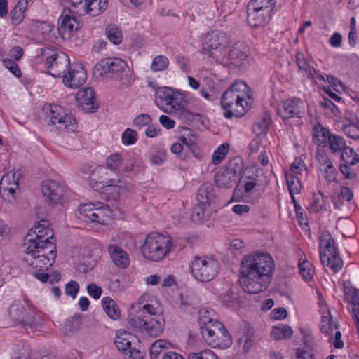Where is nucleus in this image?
I'll list each match as a JSON object with an SVG mask.
<instances>
[{
	"label": "nucleus",
	"mask_w": 359,
	"mask_h": 359,
	"mask_svg": "<svg viewBox=\"0 0 359 359\" xmlns=\"http://www.w3.org/2000/svg\"><path fill=\"white\" fill-rule=\"evenodd\" d=\"M230 43V39L226 34L219 31L208 32L204 39L201 53L219 60Z\"/></svg>",
	"instance_id": "obj_11"
},
{
	"label": "nucleus",
	"mask_w": 359,
	"mask_h": 359,
	"mask_svg": "<svg viewBox=\"0 0 359 359\" xmlns=\"http://www.w3.org/2000/svg\"><path fill=\"white\" fill-rule=\"evenodd\" d=\"M4 66L9 69V71L13 73L16 77L19 78L22 76L21 71L19 68V66L16 64L15 62L11 59H5L4 60Z\"/></svg>",
	"instance_id": "obj_61"
},
{
	"label": "nucleus",
	"mask_w": 359,
	"mask_h": 359,
	"mask_svg": "<svg viewBox=\"0 0 359 359\" xmlns=\"http://www.w3.org/2000/svg\"><path fill=\"white\" fill-rule=\"evenodd\" d=\"M339 152L341 153V160L347 164L355 165L359 161L358 154L351 147L346 146L344 137L339 136H338Z\"/></svg>",
	"instance_id": "obj_32"
},
{
	"label": "nucleus",
	"mask_w": 359,
	"mask_h": 359,
	"mask_svg": "<svg viewBox=\"0 0 359 359\" xmlns=\"http://www.w3.org/2000/svg\"><path fill=\"white\" fill-rule=\"evenodd\" d=\"M155 103L167 114H175L180 116L186 112L184 98L171 88H159L155 94Z\"/></svg>",
	"instance_id": "obj_6"
},
{
	"label": "nucleus",
	"mask_w": 359,
	"mask_h": 359,
	"mask_svg": "<svg viewBox=\"0 0 359 359\" xmlns=\"http://www.w3.org/2000/svg\"><path fill=\"white\" fill-rule=\"evenodd\" d=\"M285 177L290 191V194H297L299 193L302 185L297 175L292 174H285Z\"/></svg>",
	"instance_id": "obj_44"
},
{
	"label": "nucleus",
	"mask_w": 359,
	"mask_h": 359,
	"mask_svg": "<svg viewBox=\"0 0 359 359\" xmlns=\"http://www.w3.org/2000/svg\"><path fill=\"white\" fill-rule=\"evenodd\" d=\"M108 252L113 263L119 268L125 269L130 264L127 252L117 245H109Z\"/></svg>",
	"instance_id": "obj_29"
},
{
	"label": "nucleus",
	"mask_w": 359,
	"mask_h": 359,
	"mask_svg": "<svg viewBox=\"0 0 359 359\" xmlns=\"http://www.w3.org/2000/svg\"><path fill=\"white\" fill-rule=\"evenodd\" d=\"M25 11L21 9L17 5L10 12L11 19L13 23L18 24L25 18Z\"/></svg>",
	"instance_id": "obj_59"
},
{
	"label": "nucleus",
	"mask_w": 359,
	"mask_h": 359,
	"mask_svg": "<svg viewBox=\"0 0 359 359\" xmlns=\"http://www.w3.org/2000/svg\"><path fill=\"white\" fill-rule=\"evenodd\" d=\"M338 200L346 201L345 210H353L355 207V203L353 201V192L347 187L342 186L341 187L340 194H338Z\"/></svg>",
	"instance_id": "obj_42"
},
{
	"label": "nucleus",
	"mask_w": 359,
	"mask_h": 359,
	"mask_svg": "<svg viewBox=\"0 0 359 359\" xmlns=\"http://www.w3.org/2000/svg\"><path fill=\"white\" fill-rule=\"evenodd\" d=\"M305 170L306 166L304 161L300 158H295L294 161L291 165L290 171L286 172V174L297 175L301 174L302 171Z\"/></svg>",
	"instance_id": "obj_57"
},
{
	"label": "nucleus",
	"mask_w": 359,
	"mask_h": 359,
	"mask_svg": "<svg viewBox=\"0 0 359 359\" xmlns=\"http://www.w3.org/2000/svg\"><path fill=\"white\" fill-rule=\"evenodd\" d=\"M247 12L248 23L253 27H264L270 22L272 16L271 13L249 4L247 7Z\"/></svg>",
	"instance_id": "obj_25"
},
{
	"label": "nucleus",
	"mask_w": 359,
	"mask_h": 359,
	"mask_svg": "<svg viewBox=\"0 0 359 359\" xmlns=\"http://www.w3.org/2000/svg\"><path fill=\"white\" fill-rule=\"evenodd\" d=\"M105 34L109 41H111L113 44L118 45L122 42V32L116 25H108L105 28Z\"/></svg>",
	"instance_id": "obj_40"
},
{
	"label": "nucleus",
	"mask_w": 359,
	"mask_h": 359,
	"mask_svg": "<svg viewBox=\"0 0 359 359\" xmlns=\"http://www.w3.org/2000/svg\"><path fill=\"white\" fill-rule=\"evenodd\" d=\"M46 121L50 127L59 132H74L76 122L74 115L67 109L57 104H50L46 112Z\"/></svg>",
	"instance_id": "obj_7"
},
{
	"label": "nucleus",
	"mask_w": 359,
	"mask_h": 359,
	"mask_svg": "<svg viewBox=\"0 0 359 359\" xmlns=\"http://www.w3.org/2000/svg\"><path fill=\"white\" fill-rule=\"evenodd\" d=\"M175 248V245L170 236L152 232L147 236L141 252L146 259L160 262Z\"/></svg>",
	"instance_id": "obj_4"
},
{
	"label": "nucleus",
	"mask_w": 359,
	"mask_h": 359,
	"mask_svg": "<svg viewBox=\"0 0 359 359\" xmlns=\"http://www.w3.org/2000/svg\"><path fill=\"white\" fill-rule=\"evenodd\" d=\"M242 168V161L234 158L229 161L226 167L215 174V183L219 188H229L235 181L236 175Z\"/></svg>",
	"instance_id": "obj_16"
},
{
	"label": "nucleus",
	"mask_w": 359,
	"mask_h": 359,
	"mask_svg": "<svg viewBox=\"0 0 359 359\" xmlns=\"http://www.w3.org/2000/svg\"><path fill=\"white\" fill-rule=\"evenodd\" d=\"M107 7L108 0H88L79 13L97 16L102 13Z\"/></svg>",
	"instance_id": "obj_31"
},
{
	"label": "nucleus",
	"mask_w": 359,
	"mask_h": 359,
	"mask_svg": "<svg viewBox=\"0 0 359 359\" xmlns=\"http://www.w3.org/2000/svg\"><path fill=\"white\" fill-rule=\"evenodd\" d=\"M250 99L249 86L245 82L238 81L222 93L220 103L225 109L236 107L238 116H242L246 112Z\"/></svg>",
	"instance_id": "obj_5"
},
{
	"label": "nucleus",
	"mask_w": 359,
	"mask_h": 359,
	"mask_svg": "<svg viewBox=\"0 0 359 359\" xmlns=\"http://www.w3.org/2000/svg\"><path fill=\"white\" fill-rule=\"evenodd\" d=\"M248 52L249 49L244 43L237 42L226 48V52L223 54L219 61L224 65L239 67L247 62Z\"/></svg>",
	"instance_id": "obj_17"
},
{
	"label": "nucleus",
	"mask_w": 359,
	"mask_h": 359,
	"mask_svg": "<svg viewBox=\"0 0 359 359\" xmlns=\"http://www.w3.org/2000/svg\"><path fill=\"white\" fill-rule=\"evenodd\" d=\"M86 72L83 67H79L77 69H71L69 67L63 75V83L71 88H78L86 82Z\"/></svg>",
	"instance_id": "obj_27"
},
{
	"label": "nucleus",
	"mask_w": 359,
	"mask_h": 359,
	"mask_svg": "<svg viewBox=\"0 0 359 359\" xmlns=\"http://www.w3.org/2000/svg\"><path fill=\"white\" fill-rule=\"evenodd\" d=\"M147 316H134L130 318L128 320V325L133 328H143L144 327L146 320Z\"/></svg>",
	"instance_id": "obj_55"
},
{
	"label": "nucleus",
	"mask_w": 359,
	"mask_h": 359,
	"mask_svg": "<svg viewBox=\"0 0 359 359\" xmlns=\"http://www.w3.org/2000/svg\"><path fill=\"white\" fill-rule=\"evenodd\" d=\"M320 171L323 172V177L327 182V186L330 189L333 190L335 189L336 180H337V171L332 163L327 164L326 167L319 168Z\"/></svg>",
	"instance_id": "obj_41"
},
{
	"label": "nucleus",
	"mask_w": 359,
	"mask_h": 359,
	"mask_svg": "<svg viewBox=\"0 0 359 359\" xmlns=\"http://www.w3.org/2000/svg\"><path fill=\"white\" fill-rule=\"evenodd\" d=\"M71 11L64 10L62 15L59 18V32L62 34L66 32L72 33L74 31L78 30L80 27V22L77 20L76 18L69 15Z\"/></svg>",
	"instance_id": "obj_28"
},
{
	"label": "nucleus",
	"mask_w": 359,
	"mask_h": 359,
	"mask_svg": "<svg viewBox=\"0 0 359 359\" xmlns=\"http://www.w3.org/2000/svg\"><path fill=\"white\" fill-rule=\"evenodd\" d=\"M296 62L300 70L304 72L305 75H311L313 68L311 67L306 60H305L304 55L301 53H298L296 55Z\"/></svg>",
	"instance_id": "obj_50"
},
{
	"label": "nucleus",
	"mask_w": 359,
	"mask_h": 359,
	"mask_svg": "<svg viewBox=\"0 0 359 359\" xmlns=\"http://www.w3.org/2000/svg\"><path fill=\"white\" fill-rule=\"evenodd\" d=\"M79 290V285L76 281L70 280L65 285V294L67 296L76 298Z\"/></svg>",
	"instance_id": "obj_60"
},
{
	"label": "nucleus",
	"mask_w": 359,
	"mask_h": 359,
	"mask_svg": "<svg viewBox=\"0 0 359 359\" xmlns=\"http://www.w3.org/2000/svg\"><path fill=\"white\" fill-rule=\"evenodd\" d=\"M41 55L45 58L48 73L53 77H63L70 67L69 58L64 53H57L50 48H41Z\"/></svg>",
	"instance_id": "obj_12"
},
{
	"label": "nucleus",
	"mask_w": 359,
	"mask_h": 359,
	"mask_svg": "<svg viewBox=\"0 0 359 359\" xmlns=\"http://www.w3.org/2000/svg\"><path fill=\"white\" fill-rule=\"evenodd\" d=\"M46 121L50 127L59 132H74L76 122L74 115L67 109L57 104H50L46 112Z\"/></svg>",
	"instance_id": "obj_8"
},
{
	"label": "nucleus",
	"mask_w": 359,
	"mask_h": 359,
	"mask_svg": "<svg viewBox=\"0 0 359 359\" xmlns=\"http://www.w3.org/2000/svg\"><path fill=\"white\" fill-rule=\"evenodd\" d=\"M350 164L346 163L339 165V170L341 174L344 175V179L349 180L351 181H355L357 175L353 170L351 168Z\"/></svg>",
	"instance_id": "obj_56"
},
{
	"label": "nucleus",
	"mask_w": 359,
	"mask_h": 359,
	"mask_svg": "<svg viewBox=\"0 0 359 359\" xmlns=\"http://www.w3.org/2000/svg\"><path fill=\"white\" fill-rule=\"evenodd\" d=\"M127 68L126 62L117 57H109L101 60L95 67V73L99 76L108 74L120 75Z\"/></svg>",
	"instance_id": "obj_19"
},
{
	"label": "nucleus",
	"mask_w": 359,
	"mask_h": 359,
	"mask_svg": "<svg viewBox=\"0 0 359 359\" xmlns=\"http://www.w3.org/2000/svg\"><path fill=\"white\" fill-rule=\"evenodd\" d=\"M276 4V0H250L248 4L272 14Z\"/></svg>",
	"instance_id": "obj_45"
},
{
	"label": "nucleus",
	"mask_w": 359,
	"mask_h": 359,
	"mask_svg": "<svg viewBox=\"0 0 359 359\" xmlns=\"http://www.w3.org/2000/svg\"><path fill=\"white\" fill-rule=\"evenodd\" d=\"M151 117L147 114H141L137 116L133 120V126L142 129L144 126H147L151 123Z\"/></svg>",
	"instance_id": "obj_52"
},
{
	"label": "nucleus",
	"mask_w": 359,
	"mask_h": 359,
	"mask_svg": "<svg viewBox=\"0 0 359 359\" xmlns=\"http://www.w3.org/2000/svg\"><path fill=\"white\" fill-rule=\"evenodd\" d=\"M76 100L80 109L86 113H93L98 109L99 105L91 88L79 90L76 95Z\"/></svg>",
	"instance_id": "obj_23"
},
{
	"label": "nucleus",
	"mask_w": 359,
	"mask_h": 359,
	"mask_svg": "<svg viewBox=\"0 0 359 359\" xmlns=\"http://www.w3.org/2000/svg\"><path fill=\"white\" fill-rule=\"evenodd\" d=\"M340 123L341 130L346 137L359 140V119L355 114L346 111Z\"/></svg>",
	"instance_id": "obj_24"
},
{
	"label": "nucleus",
	"mask_w": 359,
	"mask_h": 359,
	"mask_svg": "<svg viewBox=\"0 0 359 359\" xmlns=\"http://www.w3.org/2000/svg\"><path fill=\"white\" fill-rule=\"evenodd\" d=\"M338 226L344 238H353L355 234V226L349 217L338 218Z\"/></svg>",
	"instance_id": "obj_37"
},
{
	"label": "nucleus",
	"mask_w": 359,
	"mask_h": 359,
	"mask_svg": "<svg viewBox=\"0 0 359 359\" xmlns=\"http://www.w3.org/2000/svg\"><path fill=\"white\" fill-rule=\"evenodd\" d=\"M320 259L324 267L328 268L333 274L337 273V248L334 240L328 231L320 234Z\"/></svg>",
	"instance_id": "obj_13"
},
{
	"label": "nucleus",
	"mask_w": 359,
	"mask_h": 359,
	"mask_svg": "<svg viewBox=\"0 0 359 359\" xmlns=\"http://www.w3.org/2000/svg\"><path fill=\"white\" fill-rule=\"evenodd\" d=\"M171 152L177 156L181 160H185L187 156L184 152V148L181 143H174L170 147Z\"/></svg>",
	"instance_id": "obj_64"
},
{
	"label": "nucleus",
	"mask_w": 359,
	"mask_h": 359,
	"mask_svg": "<svg viewBox=\"0 0 359 359\" xmlns=\"http://www.w3.org/2000/svg\"><path fill=\"white\" fill-rule=\"evenodd\" d=\"M122 142L126 145L135 144L137 140V133L131 128H127L121 135Z\"/></svg>",
	"instance_id": "obj_51"
},
{
	"label": "nucleus",
	"mask_w": 359,
	"mask_h": 359,
	"mask_svg": "<svg viewBox=\"0 0 359 359\" xmlns=\"http://www.w3.org/2000/svg\"><path fill=\"white\" fill-rule=\"evenodd\" d=\"M205 205L199 203L194 208L191 217L194 220L199 222L201 220L205 219Z\"/></svg>",
	"instance_id": "obj_62"
},
{
	"label": "nucleus",
	"mask_w": 359,
	"mask_h": 359,
	"mask_svg": "<svg viewBox=\"0 0 359 359\" xmlns=\"http://www.w3.org/2000/svg\"><path fill=\"white\" fill-rule=\"evenodd\" d=\"M333 327L337 329V324L334 325L332 318L328 311L327 315H323L321 316L320 330L322 333L329 337L330 340H332V345L334 348H337V332L334 337Z\"/></svg>",
	"instance_id": "obj_34"
},
{
	"label": "nucleus",
	"mask_w": 359,
	"mask_h": 359,
	"mask_svg": "<svg viewBox=\"0 0 359 359\" xmlns=\"http://www.w3.org/2000/svg\"><path fill=\"white\" fill-rule=\"evenodd\" d=\"M169 60L163 55L156 56L151 64V70L154 72L163 71L168 67Z\"/></svg>",
	"instance_id": "obj_49"
},
{
	"label": "nucleus",
	"mask_w": 359,
	"mask_h": 359,
	"mask_svg": "<svg viewBox=\"0 0 359 359\" xmlns=\"http://www.w3.org/2000/svg\"><path fill=\"white\" fill-rule=\"evenodd\" d=\"M299 272L306 281H310L314 275V269L312 264L305 260L299 264Z\"/></svg>",
	"instance_id": "obj_46"
},
{
	"label": "nucleus",
	"mask_w": 359,
	"mask_h": 359,
	"mask_svg": "<svg viewBox=\"0 0 359 359\" xmlns=\"http://www.w3.org/2000/svg\"><path fill=\"white\" fill-rule=\"evenodd\" d=\"M105 173L104 170L102 168H97L91 172L90 175V180L91 184L97 189L104 188L107 187H114L118 189V194L123 193L126 189L122 185V182L120 180L115 179H105L102 176Z\"/></svg>",
	"instance_id": "obj_22"
},
{
	"label": "nucleus",
	"mask_w": 359,
	"mask_h": 359,
	"mask_svg": "<svg viewBox=\"0 0 359 359\" xmlns=\"http://www.w3.org/2000/svg\"><path fill=\"white\" fill-rule=\"evenodd\" d=\"M274 263L266 253L245 255L240 266V284L249 294H257L265 290L271 280Z\"/></svg>",
	"instance_id": "obj_2"
},
{
	"label": "nucleus",
	"mask_w": 359,
	"mask_h": 359,
	"mask_svg": "<svg viewBox=\"0 0 359 359\" xmlns=\"http://www.w3.org/2000/svg\"><path fill=\"white\" fill-rule=\"evenodd\" d=\"M219 270V262L212 257L196 256L190 264V272L195 279L203 283L213 280Z\"/></svg>",
	"instance_id": "obj_10"
},
{
	"label": "nucleus",
	"mask_w": 359,
	"mask_h": 359,
	"mask_svg": "<svg viewBox=\"0 0 359 359\" xmlns=\"http://www.w3.org/2000/svg\"><path fill=\"white\" fill-rule=\"evenodd\" d=\"M207 311L199 312V324L203 339L213 348L229 347L232 344V339L227 329L218 320L207 317Z\"/></svg>",
	"instance_id": "obj_3"
},
{
	"label": "nucleus",
	"mask_w": 359,
	"mask_h": 359,
	"mask_svg": "<svg viewBox=\"0 0 359 359\" xmlns=\"http://www.w3.org/2000/svg\"><path fill=\"white\" fill-rule=\"evenodd\" d=\"M271 123V117L268 112L263 113L252 126V131L257 137H264L266 135Z\"/></svg>",
	"instance_id": "obj_36"
},
{
	"label": "nucleus",
	"mask_w": 359,
	"mask_h": 359,
	"mask_svg": "<svg viewBox=\"0 0 359 359\" xmlns=\"http://www.w3.org/2000/svg\"><path fill=\"white\" fill-rule=\"evenodd\" d=\"M255 340V330L248 323H245L240 331V336L238 339L239 344H243V350L245 352L248 351L252 347Z\"/></svg>",
	"instance_id": "obj_33"
},
{
	"label": "nucleus",
	"mask_w": 359,
	"mask_h": 359,
	"mask_svg": "<svg viewBox=\"0 0 359 359\" xmlns=\"http://www.w3.org/2000/svg\"><path fill=\"white\" fill-rule=\"evenodd\" d=\"M164 325V320L161 317L147 316L144 330L151 337H158L163 333Z\"/></svg>",
	"instance_id": "obj_30"
},
{
	"label": "nucleus",
	"mask_w": 359,
	"mask_h": 359,
	"mask_svg": "<svg viewBox=\"0 0 359 359\" xmlns=\"http://www.w3.org/2000/svg\"><path fill=\"white\" fill-rule=\"evenodd\" d=\"M123 163L121 156L115 153L109 156L106 159V168L116 172Z\"/></svg>",
	"instance_id": "obj_47"
},
{
	"label": "nucleus",
	"mask_w": 359,
	"mask_h": 359,
	"mask_svg": "<svg viewBox=\"0 0 359 359\" xmlns=\"http://www.w3.org/2000/svg\"><path fill=\"white\" fill-rule=\"evenodd\" d=\"M292 333L291 327L284 324L273 327L271 331V337L276 340L287 339L292 335Z\"/></svg>",
	"instance_id": "obj_39"
},
{
	"label": "nucleus",
	"mask_w": 359,
	"mask_h": 359,
	"mask_svg": "<svg viewBox=\"0 0 359 359\" xmlns=\"http://www.w3.org/2000/svg\"><path fill=\"white\" fill-rule=\"evenodd\" d=\"M313 353L311 348L306 345L302 348L296 350L295 358L294 359H313Z\"/></svg>",
	"instance_id": "obj_58"
},
{
	"label": "nucleus",
	"mask_w": 359,
	"mask_h": 359,
	"mask_svg": "<svg viewBox=\"0 0 359 359\" xmlns=\"http://www.w3.org/2000/svg\"><path fill=\"white\" fill-rule=\"evenodd\" d=\"M87 292L90 297L95 299H98L102 295V290L100 287L92 283L87 286Z\"/></svg>",
	"instance_id": "obj_63"
},
{
	"label": "nucleus",
	"mask_w": 359,
	"mask_h": 359,
	"mask_svg": "<svg viewBox=\"0 0 359 359\" xmlns=\"http://www.w3.org/2000/svg\"><path fill=\"white\" fill-rule=\"evenodd\" d=\"M329 200L332 201L334 208H337V201L334 194L325 196L320 191L314 193L310 205L308 207L309 212L317 213L322 210H330Z\"/></svg>",
	"instance_id": "obj_26"
},
{
	"label": "nucleus",
	"mask_w": 359,
	"mask_h": 359,
	"mask_svg": "<svg viewBox=\"0 0 359 359\" xmlns=\"http://www.w3.org/2000/svg\"><path fill=\"white\" fill-rule=\"evenodd\" d=\"M166 151L163 149L156 150L150 155L151 162L156 165H161L166 159Z\"/></svg>",
	"instance_id": "obj_54"
},
{
	"label": "nucleus",
	"mask_w": 359,
	"mask_h": 359,
	"mask_svg": "<svg viewBox=\"0 0 359 359\" xmlns=\"http://www.w3.org/2000/svg\"><path fill=\"white\" fill-rule=\"evenodd\" d=\"M313 141L320 147H325L329 144L333 153L337 151V136L331 135L320 123H316L313 128Z\"/></svg>",
	"instance_id": "obj_20"
},
{
	"label": "nucleus",
	"mask_w": 359,
	"mask_h": 359,
	"mask_svg": "<svg viewBox=\"0 0 359 359\" xmlns=\"http://www.w3.org/2000/svg\"><path fill=\"white\" fill-rule=\"evenodd\" d=\"M305 104L304 101L297 97H292L282 102L278 112L283 119L294 117H300L304 113Z\"/></svg>",
	"instance_id": "obj_21"
},
{
	"label": "nucleus",
	"mask_w": 359,
	"mask_h": 359,
	"mask_svg": "<svg viewBox=\"0 0 359 359\" xmlns=\"http://www.w3.org/2000/svg\"><path fill=\"white\" fill-rule=\"evenodd\" d=\"M215 199V194L212 185L210 183L203 184L198 190V202L205 205H210Z\"/></svg>",
	"instance_id": "obj_35"
},
{
	"label": "nucleus",
	"mask_w": 359,
	"mask_h": 359,
	"mask_svg": "<svg viewBox=\"0 0 359 359\" xmlns=\"http://www.w3.org/2000/svg\"><path fill=\"white\" fill-rule=\"evenodd\" d=\"M102 307L111 319L116 320L120 317V311L115 302L109 297H105L102 299Z\"/></svg>",
	"instance_id": "obj_38"
},
{
	"label": "nucleus",
	"mask_w": 359,
	"mask_h": 359,
	"mask_svg": "<svg viewBox=\"0 0 359 359\" xmlns=\"http://www.w3.org/2000/svg\"><path fill=\"white\" fill-rule=\"evenodd\" d=\"M100 205L99 203L97 205L86 203L80 206L78 210L79 219L85 222L105 224L112 217V211L109 205L100 206Z\"/></svg>",
	"instance_id": "obj_14"
},
{
	"label": "nucleus",
	"mask_w": 359,
	"mask_h": 359,
	"mask_svg": "<svg viewBox=\"0 0 359 359\" xmlns=\"http://www.w3.org/2000/svg\"><path fill=\"white\" fill-rule=\"evenodd\" d=\"M41 191L49 204L57 205L62 203L66 193V188L59 182L46 180L41 184Z\"/></svg>",
	"instance_id": "obj_18"
},
{
	"label": "nucleus",
	"mask_w": 359,
	"mask_h": 359,
	"mask_svg": "<svg viewBox=\"0 0 359 359\" xmlns=\"http://www.w3.org/2000/svg\"><path fill=\"white\" fill-rule=\"evenodd\" d=\"M8 312L15 323L21 325L27 331L35 332L43 325V318L40 314L32 308L25 307L20 302L13 303Z\"/></svg>",
	"instance_id": "obj_9"
},
{
	"label": "nucleus",
	"mask_w": 359,
	"mask_h": 359,
	"mask_svg": "<svg viewBox=\"0 0 359 359\" xmlns=\"http://www.w3.org/2000/svg\"><path fill=\"white\" fill-rule=\"evenodd\" d=\"M53 238V234L48 226L40 223L34 225L25 236L23 262L39 271L52 266L57 257Z\"/></svg>",
	"instance_id": "obj_1"
},
{
	"label": "nucleus",
	"mask_w": 359,
	"mask_h": 359,
	"mask_svg": "<svg viewBox=\"0 0 359 359\" xmlns=\"http://www.w3.org/2000/svg\"><path fill=\"white\" fill-rule=\"evenodd\" d=\"M229 151V144L224 143L219 146L212 154V161L215 165H219L226 158Z\"/></svg>",
	"instance_id": "obj_43"
},
{
	"label": "nucleus",
	"mask_w": 359,
	"mask_h": 359,
	"mask_svg": "<svg viewBox=\"0 0 359 359\" xmlns=\"http://www.w3.org/2000/svg\"><path fill=\"white\" fill-rule=\"evenodd\" d=\"M188 359H218V358L213 351L206 349L198 353H190Z\"/></svg>",
	"instance_id": "obj_53"
},
{
	"label": "nucleus",
	"mask_w": 359,
	"mask_h": 359,
	"mask_svg": "<svg viewBox=\"0 0 359 359\" xmlns=\"http://www.w3.org/2000/svg\"><path fill=\"white\" fill-rule=\"evenodd\" d=\"M138 341L136 336L124 330L116 331L114 344L116 348L128 359H142L144 353L132 344Z\"/></svg>",
	"instance_id": "obj_15"
},
{
	"label": "nucleus",
	"mask_w": 359,
	"mask_h": 359,
	"mask_svg": "<svg viewBox=\"0 0 359 359\" xmlns=\"http://www.w3.org/2000/svg\"><path fill=\"white\" fill-rule=\"evenodd\" d=\"M222 304L229 308H236L239 304L238 296L236 293L227 292L221 297Z\"/></svg>",
	"instance_id": "obj_48"
}]
</instances>
